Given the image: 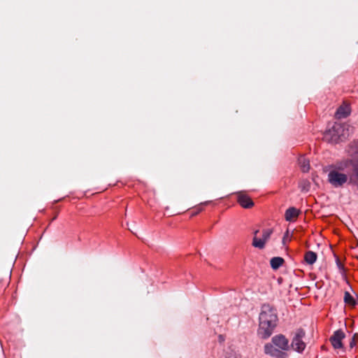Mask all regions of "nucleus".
I'll return each instance as SVG.
<instances>
[{
	"label": "nucleus",
	"mask_w": 358,
	"mask_h": 358,
	"mask_svg": "<svg viewBox=\"0 0 358 358\" xmlns=\"http://www.w3.org/2000/svg\"><path fill=\"white\" fill-rule=\"evenodd\" d=\"M344 302L351 306H355L356 305V301L354 297L348 292H345L344 294Z\"/></svg>",
	"instance_id": "2eb2a0df"
},
{
	"label": "nucleus",
	"mask_w": 358,
	"mask_h": 358,
	"mask_svg": "<svg viewBox=\"0 0 358 358\" xmlns=\"http://www.w3.org/2000/svg\"><path fill=\"white\" fill-rule=\"evenodd\" d=\"M220 341H222V340H223V338H222V336H220Z\"/></svg>",
	"instance_id": "4be33fe9"
},
{
	"label": "nucleus",
	"mask_w": 358,
	"mask_h": 358,
	"mask_svg": "<svg viewBox=\"0 0 358 358\" xmlns=\"http://www.w3.org/2000/svg\"><path fill=\"white\" fill-rule=\"evenodd\" d=\"M272 233L273 230L271 229H264L262 232V237L261 238H262V240L266 243L270 238Z\"/></svg>",
	"instance_id": "f3484780"
},
{
	"label": "nucleus",
	"mask_w": 358,
	"mask_h": 358,
	"mask_svg": "<svg viewBox=\"0 0 358 358\" xmlns=\"http://www.w3.org/2000/svg\"><path fill=\"white\" fill-rule=\"evenodd\" d=\"M271 343L264 345V352L275 358H285V353L290 348L289 340L282 334L274 336L271 339Z\"/></svg>",
	"instance_id": "f03ea898"
},
{
	"label": "nucleus",
	"mask_w": 358,
	"mask_h": 358,
	"mask_svg": "<svg viewBox=\"0 0 358 358\" xmlns=\"http://www.w3.org/2000/svg\"><path fill=\"white\" fill-rule=\"evenodd\" d=\"M345 338V334L342 330L336 331L330 338L331 345L335 349L343 348L342 340Z\"/></svg>",
	"instance_id": "39448f33"
},
{
	"label": "nucleus",
	"mask_w": 358,
	"mask_h": 358,
	"mask_svg": "<svg viewBox=\"0 0 358 358\" xmlns=\"http://www.w3.org/2000/svg\"><path fill=\"white\" fill-rule=\"evenodd\" d=\"M298 163L303 172L306 173L309 171L310 162L309 160L306 159L304 156H300L299 157Z\"/></svg>",
	"instance_id": "9b49d317"
},
{
	"label": "nucleus",
	"mask_w": 358,
	"mask_h": 358,
	"mask_svg": "<svg viewBox=\"0 0 358 358\" xmlns=\"http://www.w3.org/2000/svg\"><path fill=\"white\" fill-rule=\"evenodd\" d=\"M317 257V254L315 252L308 251L305 254L304 260L308 264L312 265L316 262Z\"/></svg>",
	"instance_id": "ddd939ff"
},
{
	"label": "nucleus",
	"mask_w": 358,
	"mask_h": 358,
	"mask_svg": "<svg viewBox=\"0 0 358 358\" xmlns=\"http://www.w3.org/2000/svg\"><path fill=\"white\" fill-rule=\"evenodd\" d=\"M349 184L358 188V160L352 163V173L349 176Z\"/></svg>",
	"instance_id": "423d86ee"
},
{
	"label": "nucleus",
	"mask_w": 358,
	"mask_h": 358,
	"mask_svg": "<svg viewBox=\"0 0 358 358\" xmlns=\"http://www.w3.org/2000/svg\"><path fill=\"white\" fill-rule=\"evenodd\" d=\"M350 113V110L348 106H341L336 110V117L338 119L345 118Z\"/></svg>",
	"instance_id": "1a4fd4ad"
},
{
	"label": "nucleus",
	"mask_w": 358,
	"mask_h": 358,
	"mask_svg": "<svg viewBox=\"0 0 358 358\" xmlns=\"http://www.w3.org/2000/svg\"><path fill=\"white\" fill-rule=\"evenodd\" d=\"M356 345L355 336L351 338V341L350 342V348H354V346Z\"/></svg>",
	"instance_id": "412c9836"
},
{
	"label": "nucleus",
	"mask_w": 358,
	"mask_h": 358,
	"mask_svg": "<svg viewBox=\"0 0 358 358\" xmlns=\"http://www.w3.org/2000/svg\"><path fill=\"white\" fill-rule=\"evenodd\" d=\"M288 237H289V231L287 230L285 234H284V236L282 238V244L286 245L287 242L288 241Z\"/></svg>",
	"instance_id": "aec40b11"
},
{
	"label": "nucleus",
	"mask_w": 358,
	"mask_h": 358,
	"mask_svg": "<svg viewBox=\"0 0 358 358\" xmlns=\"http://www.w3.org/2000/svg\"><path fill=\"white\" fill-rule=\"evenodd\" d=\"M310 187V182L308 180L304 179L300 181L299 188L303 192H308Z\"/></svg>",
	"instance_id": "dca6fc26"
},
{
	"label": "nucleus",
	"mask_w": 358,
	"mask_h": 358,
	"mask_svg": "<svg viewBox=\"0 0 358 358\" xmlns=\"http://www.w3.org/2000/svg\"><path fill=\"white\" fill-rule=\"evenodd\" d=\"M258 335L264 339L268 338L277 325L278 315L275 309L268 304L262 306L259 317Z\"/></svg>",
	"instance_id": "f257e3e1"
},
{
	"label": "nucleus",
	"mask_w": 358,
	"mask_h": 358,
	"mask_svg": "<svg viewBox=\"0 0 358 358\" xmlns=\"http://www.w3.org/2000/svg\"><path fill=\"white\" fill-rule=\"evenodd\" d=\"M238 202L245 208H250L254 206V202L252 199L248 195L242 192L238 194Z\"/></svg>",
	"instance_id": "0eeeda50"
},
{
	"label": "nucleus",
	"mask_w": 358,
	"mask_h": 358,
	"mask_svg": "<svg viewBox=\"0 0 358 358\" xmlns=\"http://www.w3.org/2000/svg\"><path fill=\"white\" fill-rule=\"evenodd\" d=\"M283 262V258L280 257H273L270 261L271 266L274 270L279 268L282 265Z\"/></svg>",
	"instance_id": "4468645a"
},
{
	"label": "nucleus",
	"mask_w": 358,
	"mask_h": 358,
	"mask_svg": "<svg viewBox=\"0 0 358 358\" xmlns=\"http://www.w3.org/2000/svg\"><path fill=\"white\" fill-rule=\"evenodd\" d=\"M336 265L341 273H344L345 269L343 265L341 263L340 260L337 258L336 259Z\"/></svg>",
	"instance_id": "6ab92c4d"
},
{
	"label": "nucleus",
	"mask_w": 358,
	"mask_h": 358,
	"mask_svg": "<svg viewBox=\"0 0 358 358\" xmlns=\"http://www.w3.org/2000/svg\"><path fill=\"white\" fill-rule=\"evenodd\" d=\"M338 126H334L331 129L327 131L324 134V137L326 138H328L329 136L331 137L330 139H328L329 141L331 142H336L338 139L339 134L338 132Z\"/></svg>",
	"instance_id": "6e6552de"
},
{
	"label": "nucleus",
	"mask_w": 358,
	"mask_h": 358,
	"mask_svg": "<svg viewBox=\"0 0 358 358\" xmlns=\"http://www.w3.org/2000/svg\"><path fill=\"white\" fill-rule=\"evenodd\" d=\"M327 180L332 187L338 188L343 187L348 181L349 182V176L336 169H332L328 173Z\"/></svg>",
	"instance_id": "7ed1b4c3"
},
{
	"label": "nucleus",
	"mask_w": 358,
	"mask_h": 358,
	"mask_svg": "<svg viewBox=\"0 0 358 358\" xmlns=\"http://www.w3.org/2000/svg\"><path fill=\"white\" fill-rule=\"evenodd\" d=\"M299 210L294 207H290L285 211V218L286 221L292 222L294 218L298 217Z\"/></svg>",
	"instance_id": "9d476101"
},
{
	"label": "nucleus",
	"mask_w": 358,
	"mask_h": 358,
	"mask_svg": "<svg viewBox=\"0 0 358 358\" xmlns=\"http://www.w3.org/2000/svg\"><path fill=\"white\" fill-rule=\"evenodd\" d=\"M224 358H238L237 355L233 350L227 351Z\"/></svg>",
	"instance_id": "a211bd4d"
},
{
	"label": "nucleus",
	"mask_w": 358,
	"mask_h": 358,
	"mask_svg": "<svg viewBox=\"0 0 358 358\" xmlns=\"http://www.w3.org/2000/svg\"><path fill=\"white\" fill-rule=\"evenodd\" d=\"M259 230H256L254 232V237L252 240V246L259 249H263L265 247V242L262 238H258L257 234L259 233Z\"/></svg>",
	"instance_id": "f8f14e48"
},
{
	"label": "nucleus",
	"mask_w": 358,
	"mask_h": 358,
	"mask_svg": "<svg viewBox=\"0 0 358 358\" xmlns=\"http://www.w3.org/2000/svg\"><path fill=\"white\" fill-rule=\"evenodd\" d=\"M305 336V331L302 329H299L294 334L291 343L290 348L294 351L302 352L306 348V343L303 341V338Z\"/></svg>",
	"instance_id": "20e7f679"
}]
</instances>
